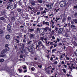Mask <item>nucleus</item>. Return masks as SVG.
I'll use <instances>...</instances> for the list:
<instances>
[{"mask_svg":"<svg viewBox=\"0 0 77 77\" xmlns=\"http://www.w3.org/2000/svg\"><path fill=\"white\" fill-rule=\"evenodd\" d=\"M23 69H26L27 68V67L26 66H23Z\"/></svg>","mask_w":77,"mask_h":77,"instance_id":"49530a36","label":"nucleus"},{"mask_svg":"<svg viewBox=\"0 0 77 77\" xmlns=\"http://www.w3.org/2000/svg\"><path fill=\"white\" fill-rule=\"evenodd\" d=\"M48 29V27H46L44 28H42V30H43V32H47V30Z\"/></svg>","mask_w":77,"mask_h":77,"instance_id":"6e6552de","label":"nucleus"},{"mask_svg":"<svg viewBox=\"0 0 77 77\" xmlns=\"http://www.w3.org/2000/svg\"><path fill=\"white\" fill-rule=\"evenodd\" d=\"M73 20L74 22H75V24H77V19H73Z\"/></svg>","mask_w":77,"mask_h":77,"instance_id":"f3484780","label":"nucleus"},{"mask_svg":"<svg viewBox=\"0 0 77 77\" xmlns=\"http://www.w3.org/2000/svg\"><path fill=\"white\" fill-rule=\"evenodd\" d=\"M58 62L57 61H55L53 63V64L54 65H57V64Z\"/></svg>","mask_w":77,"mask_h":77,"instance_id":"cd10ccee","label":"nucleus"},{"mask_svg":"<svg viewBox=\"0 0 77 77\" xmlns=\"http://www.w3.org/2000/svg\"><path fill=\"white\" fill-rule=\"evenodd\" d=\"M23 42H24V43H26V39H24L23 41Z\"/></svg>","mask_w":77,"mask_h":77,"instance_id":"37998d69","label":"nucleus"},{"mask_svg":"<svg viewBox=\"0 0 77 77\" xmlns=\"http://www.w3.org/2000/svg\"><path fill=\"white\" fill-rule=\"evenodd\" d=\"M21 1V0H16V2L17 3H18Z\"/></svg>","mask_w":77,"mask_h":77,"instance_id":"de8ad7c7","label":"nucleus"},{"mask_svg":"<svg viewBox=\"0 0 77 77\" xmlns=\"http://www.w3.org/2000/svg\"><path fill=\"white\" fill-rule=\"evenodd\" d=\"M40 39L41 41H42L43 42H45L44 41V40L45 41H47V38H44L42 37H40Z\"/></svg>","mask_w":77,"mask_h":77,"instance_id":"423d86ee","label":"nucleus"},{"mask_svg":"<svg viewBox=\"0 0 77 77\" xmlns=\"http://www.w3.org/2000/svg\"><path fill=\"white\" fill-rule=\"evenodd\" d=\"M74 8L75 9H77V6H75L74 7Z\"/></svg>","mask_w":77,"mask_h":77,"instance_id":"603ef678","label":"nucleus"},{"mask_svg":"<svg viewBox=\"0 0 77 77\" xmlns=\"http://www.w3.org/2000/svg\"><path fill=\"white\" fill-rule=\"evenodd\" d=\"M42 32H43L42 30L41 29V30H40L39 32L40 33H42Z\"/></svg>","mask_w":77,"mask_h":77,"instance_id":"13d9d810","label":"nucleus"},{"mask_svg":"<svg viewBox=\"0 0 77 77\" xmlns=\"http://www.w3.org/2000/svg\"><path fill=\"white\" fill-rule=\"evenodd\" d=\"M57 30H58V28H57V27H55V30H56V31L57 32Z\"/></svg>","mask_w":77,"mask_h":77,"instance_id":"e2e57ef3","label":"nucleus"},{"mask_svg":"<svg viewBox=\"0 0 77 77\" xmlns=\"http://www.w3.org/2000/svg\"><path fill=\"white\" fill-rule=\"evenodd\" d=\"M6 70L9 72H11V69H10V68H9L7 69Z\"/></svg>","mask_w":77,"mask_h":77,"instance_id":"dca6fc26","label":"nucleus"},{"mask_svg":"<svg viewBox=\"0 0 77 77\" xmlns=\"http://www.w3.org/2000/svg\"><path fill=\"white\" fill-rule=\"evenodd\" d=\"M38 45H36V46L35 47V49H39V46L40 45H41L42 44V43L41 41H39L38 42Z\"/></svg>","mask_w":77,"mask_h":77,"instance_id":"f03ea898","label":"nucleus"},{"mask_svg":"<svg viewBox=\"0 0 77 77\" xmlns=\"http://www.w3.org/2000/svg\"><path fill=\"white\" fill-rule=\"evenodd\" d=\"M71 28H72V27H73L74 28H75L76 27V26L75 25H71Z\"/></svg>","mask_w":77,"mask_h":77,"instance_id":"b1692460","label":"nucleus"},{"mask_svg":"<svg viewBox=\"0 0 77 77\" xmlns=\"http://www.w3.org/2000/svg\"><path fill=\"white\" fill-rule=\"evenodd\" d=\"M74 53L75 55V56H77V53H76L75 52H74Z\"/></svg>","mask_w":77,"mask_h":77,"instance_id":"bf43d9fd","label":"nucleus"},{"mask_svg":"<svg viewBox=\"0 0 77 77\" xmlns=\"http://www.w3.org/2000/svg\"><path fill=\"white\" fill-rule=\"evenodd\" d=\"M32 41H30L28 42H27V44L29 45H31L32 44Z\"/></svg>","mask_w":77,"mask_h":77,"instance_id":"f8f14e48","label":"nucleus"},{"mask_svg":"<svg viewBox=\"0 0 77 77\" xmlns=\"http://www.w3.org/2000/svg\"><path fill=\"white\" fill-rule=\"evenodd\" d=\"M30 46L31 48L32 47V48H34V47H35V46L33 44H32L31 45H30Z\"/></svg>","mask_w":77,"mask_h":77,"instance_id":"2f4dec72","label":"nucleus"},{"mask_svg":"<svg viewBox=\"0 0 77 77\" xmlns=\"http://www.w3.org/2000/svg\"><path fill=\"white\" fill-rule=\"evenodd\" d=\"M62 71H63V72H64V73H66V70L65 69H63Z\"/></svg>","mask_w":77,"mask_h":77,"instance_id":"c756f323","label":"nucleus"},{"mask_svg":"<svg viewBox=\"0 0 77 77\" xmlns=\"http://www.w3.org/2000/svg\"><path fill=\"white\" fill-rule=\"evenodd\" d=\"M71 23L72 24V25H73V24H74V21L73 20H72L71 21Z\"/></svg>","mask_w":77,"mask_h":77,"instance_id":"a19ab883","label":"nucleus"},{"mask_svg":"<svg viewBox=\"0 0 77 77\" xmlns=\"http://www.w3.org/2000/svg\"><path fill=\"white\" fill-rule=\"evenodd\" d=\"M27 49L29 52H33V48L30 47H28Z\"/></svg>","mask_w":77,"mask_h":77,"instance_id":"39448f33","label":"nucleus"},{"mask_svg":"<svg viewBox=\"0 0 77 77\" xmlns=\"http://www.w3.org/2000/svg\"><path fill=\"white\" fill-rule=\"evenodd\" d=\"M11 19L12 20H13V21H15V18L14 17H12Z\"/></svg>","mask_w":77,"mask_h":77,"instance_id":"79ce46f5","label":"nucleus"},{"mask_svg":"<svg viewBox=\"0 0 77 77\" xmlns=\"http://www.w3.org/2000/svg\"><path fill=\"white\" fill-rule=\"evenodd\" d=\"M46 11L45 10V11L42 12L41 14H45V13H46Z\"/></svg>","mask_w":77,"mask_h":77,"instance_id":"4c0bfd02","label":"nucleus"},{"mask_svg":"<svg viewBox=\"0 0 77 77\" xmlns=\"http://www.w3.org/2000/svg\"><path fill=\"white\" fill-rule=\"evenodd\" d=\"M18 70L20 71L19 72H22V69H18Z\"/></svg>","mask_w":77,"mask_h":77,"instance_id":"864d4df0","label":"nucleus"},{"mask_svg":"<svg viewBox=\"0 0 77 77\" xmlns=\"http://www.w3.org/2000/svg\"><path fill=\"white\" fill-rule=\"evenodd\" d=\"M7 9L9 10V11H10V9H11V7L10 6H8L7 7Z\"/></svg>","mask_w":77,"mask_h":77,"instance_id":"7c9ffc66","label":"nucleus"},{"mask_svg":"<svg viewBox=\"0 0 77 77\" xmlns=\"http://www.w3.org/2000/svg\"><path fill=\"white\" fill-rule=\"evenodd\" d=\"M5 61V60L3 59H1L0 60V62H3Z\"/></svg>","mask_w":77,"mask_h":77,"instance_id":"5701e85b","label":"nucleus"},{"mask_svg":"<svg viewBox=\"0 0 77 77\" xmlns=\"http://www.w3.org/2000/svg\"><path fill=\"white\" fill-rule=\"evenodd\" d=\"M56 51V49H54L52 50V53H55Z\"/></svg>","mask_w":77,"mask_h":77,"instance_id":"4be33fe9","label":"nucleus"},{"mask_svg":"<svg viewBox=\"0 0 77 77\" xmlns=\"http://www.w3.org/2000/svg\"><path fill=\"white\" fill-rule=\"evenodd\" d=\"M67 19L68 20H71V17L70 16H69Z\"/></svg>","mask_w":77,"mask_h":77,"instance_id":"e433bc0d","label":"nucleus"},{"mask_svg":"<svg viewBox=\"0 0 77 77\" xmlns=\"http://www.w3.org/2000/svg\"><path fill=\"white\" fill-rule=\"evenodd\" d=\"M2 30H5V27H2Z\"/></svg>","mask_w":77,"mask_h":77,"instance_id":"3c124183","label":"nucleus"},{"mask_svg":"<svg viewBox=\"0 0 77 77\" xmlns=\"http://www.w3.org/2000/svg\"><path fill=\"white\" fill-rule=\"evenodd\" d=\"M42 47V48H45V46L43 45L42 44L41 45Z\"/></svg>","mask_w":77,"mask_h":77,"instance_id":"72a5a7b5","label":"nucleus"},{"mask_svg":"<svg viewBox=\"0 0 77 77\" xmlns=\"http://www.w3.org/2000/svg\"><path fill=\"white\" fill-rule=\"evenodd\" d=\"M38 67H39V68H42V65H38Z\"/></svg>","mask_w":77,"mask_h":77,"instance_id":"4d7b16f0","label":"nucleus"},{"mask_svg":"<svg viewBox=\"0 0 77 77\" xmlns=\"http://www.w3.org/2000/svg\"><path fill=\"white\" fill-rule=\"evenodd\" d=\"M6 12V11H3L1 12V14H2V15H3V14H5Z\"/></svg>","mask_w":77,"mask_h":77,"instance_id":"6ab92c4d","label":"nucleus"},{"mask_svg":"<svg viewBox=\"0 0 77 77\" xmlns=\"http://www.w3.org/2000/svg\"><path fill=\"white\" fill-rule=\"evenodd\" d=\"M74 16V17H76V16H77V12H75L74 14L73 15Z\"/></svg>","mask_w":77,"mask_h":77,"instance_id":"473e14b6","label":"nucleus"},{"mask_svg":"<svg viewBox=\"0 0 77 77\" xmlns=\"http://www.w3.org/2000/svg\"><path fill=\"white\" fill-rule=\"evenodd\" d=\"M45 24H46V25H48V26H50L49 22H45Z\"/></svg>","mask_w":77,"mask_h":77,"instance_id":"c9c22d12","label":"nucleus"},{"mask_svg":"<svg viewBox=\"0 0 77 77\" xmlns=\"http://www.w3.org/2000/svg\"><path fill=\"white\" fill-rule=\"evenodd\" d=\"M63 66L65 67V68H67V66L65 64L63 65Z\"/></svg>","mask_w":77,"mask_h":77,"instance_id":"09e8293b","label":"nucleus"},{"mask_svg":"<svg viewBox=\"0 0 77 77\" xmlns=\"http://www.w3.org/2000/svg\"><path fill=\"white\" fill-rule=\"evenodd\" d=\"M15 41H16V43H17V44H18V43H20V41L19 40H18V39H15Z\"/></svg>","mask_w":77,"mask_h":77,"instance_id":"393cba45","label":"nucleus"},{"mask_svg":"<svg viewBox=\"0 0 77 77\" xmlns=\"http://www.w3.org/2000/svg\"><path fill=\"white\" fill-rule=\"evenodd\" d=\"M46 6L47 8H49V7H50V4H48L47 5H46Z\"/></svg>","mask_w":77,"mask_h":77,"instance_id":"6e6d98bb","label":"nucleus"},{"mask_svg":"<svg viewBox=\"0 0 77 77\" xmlns=\"http://www.w3.org/2000/svg\"><path fill=\"white\" fill-rule=\"evenodd\" d=\"M65 36H66V38H67V37H68V35L67 34H65Z\"/></svg>","mask_w":77,"mask_h":77,"instance_id":"680f3d73","label":"nucleus"},{"mask_svg":"<svg viewBox=\"0 0 77 77\" xmlns=\"http://www.w3.org/2000/svg\"><path fill=\"white\" fill-rule=\"evenodd\" d=\"M17 11L18 12H21V11H22V9L20 8H17Z\"/></svg>","mask_w":77,"mask_h":77,"instance_id":"aec40b11","label":"nucleus"},{"mask_svg":"<svg viewBox=\"0 0 77 77\" xmlns=\"http://www.w3.org/2000/svg\"><path fill=\"white\" fill-rule=\"evenodd\" d=\"M14 9H15V8H17V4H15L14 5Z\"/></svg>","mask_w":77,"mask_h":77,"instance_id":"5fc2aeb1","label":"nucleus"},{"mask_svg":"<svg viewBox=\"0 0 77 77\" xmlns=\"http://www.w3.org/2000/svg\"><path fill=\"white\" fill-rule=\"evenodd\" d=\"M29 37L30 38H31V39H32L33 38H34V35L32 34H29Z\"/></svg>","mask_w":77,"mask_h":77,"instance_id":"9d476101","label":"nucleus"},{"mask_svg":"<svg viewBox=\"0 0 77 77\" xmlns=\"http://www.w3.org/2000/svg\"><path fill=\"white\" fill-rule=\"evenodd\" d=\"M48 30L49 31V32H51V28H49L48 27Z\"/></svg>","mask_w":77,"mask_h":77,"instance_id":"69168bd1","label":"nucleus"},{"mask_svg":"<svg viewBox=\"0 0 77 77\" xmlns=\"http://www.w3.org/2000/svg\"><path fill=\"white\" fill-rule=\"evenodd\" d=\"M53 4L52 3L49 6V10H50L51 9L53 8Z\"/></svg>","mask_w":77,"mask_h":77,"instance_id":"1a4fd4ad","label":"nucleus"},{"mask_svg":"<svg viewBox=\"0 0 77 77\" xmlns=\"http://www.w3.org/2000/svg\"><path fill=\"white\" fill-rule=\"evenodd\" d=\"M66 18L64 17L63 18L62 20V22L63 23H64V22H65V21H66Z\"/></svg>","mask_w":77,"mask_h":77,"instance_id":"2eb2a0df","label":"nucleus"},{"mask_svg":"<svg viewBox=\"0 0 77 77\" xmlns=\"http://www.w3.org/2000/svg\"><path fill=\"white\" fill-rule=\"evenodd\" d=\"M7 28L8 29H11V25L10 24H8L7 26Z\"/></svg>","mask_w":77,"mask_h":77,"instance_id":"a211bd4d","label":"nucleus"},{"mask_svg":"<svg viewBox=\"0 0 77 77\" xmlns=\"http://www.w3.org/2000/svg\"><path fill=\"white\" fill-rule=\"evenodd\" d=\"M3 33V31L1 29H0V34H2Z\"/></svg>","mask_w":77,"mask_h":77,"instance_id":"58836bf2","label":"nucleus"},{"mask_svg":"<svg viewBox=\"0 0 77 77\" xmlns=\"http://www.w3.org/2000/svg\"><path fill=\"white\" fill-rule=\"evenodd\" d=\"M38 2L41 3H42V1L41 0H38Z\"/></svg>","mask_w":77,"mask_h":77,"instance_id":"a18cd8bd","label":"nucleus"},{"mask_svg":"<svg viewBox=\"0 0 77 77\" xmlns=\"http://www.w3.org/2000/svg\"><path fill=\"white\" fill-rule=\"evenodd\" d=\"M66 5V2H65L62 0L60 2V5L61 7H62L63 6H65Z\"/></svg>","mask_w":77,"mask_h":77,"instance_id":"7ed1b4c3","label":"nucleus"},{"mask_svg":"<svg viewBox=\"0 0 77 77\" xmlns=\"http://www.w3.org/2000/svg\"><path fill=\"white\" fill-rule=\"evenodd\" d=\"M45 34V33H44V32H43L42 33L40 34V36H42L43 37H44V35Z\"/></svg>","mask_w":77,"mask_h":77,"instance_id":"4468645a","label":"nucleus"},{"mask_svg":"<svg viewBox=\"0 0 77 77\" xmlns=\"http://www.w3.org/2000/svg\"><path fill=\"white\" fill-rule=\"evenodd\" d=\"M8 46H9V45H8V44H6L5 45V48H7L9 47H8Z\"/></svg>","mask_w":77,"mask_h":77,"instance_id":"ea45409f","label":"nucleus"},{"mask_svg":"<svg viewBox=\"0 0 77 77\" xmlns=\"http://www.w3.org/2000/svg\"><path fill=\"white\" fill-rule=\"evenodd\" d=\"M29 31V32H33L34 31V29H31L29 28L28 29Z\"/></svg>","mask_w":77,"mask_h":77,"instance_id":"ddd939ff","label":"nucleus"},{"mask_svg":"<svg viewBox=\"0 0 77 77\" xmlns=\"http://www.w3.org/2000/svg\"><path fill=\"white\" fill-rule=\"evenodd\" d=\"M40 10L41 11H42V10H43V9H44V8L42 7H41L40 8Z\"/></svg>","mask_w":77,"mask_h":77,"instance_id":"052dcab7","label":"nucleus"},{"mask_svg":"<svg viewBox=\"0 0 77 77\" xmlns=\"http://www.w3.org/2000/svg\"><path fill=\"white\" fill-rule=\"evenodd\" d=\"M24 52H26V50L25 49H23L21 50V53H24Z\"/></svg>","mask_w":77,"mask_h":77,"instance_id":"bb28decb","label":"nucleus"},{"mask_svg":"<svg viewBox=\"0 0 77 77\" xmlns=\"http://www.w3.org/2000/svg\"><path fill=\"white\" fill-rule=\"evenodd\" d=\"M37 32H39V31H40V30H39V28H38L37 29Z\"/></svg>","mask_w":77,"mask_h":77,"instance_id":"c03bdc74","label":"nucleus"},{"mask_svg":"<svg viewBox=\"0 0 77 77\" xmlns=\"http://www.w3.org/2000/svg\"><path fill=\"white\" fill-rule=\"evenodd\" d=\"M9 48H5V49H4L2 51H1V57H6V55L5 54V53H6L7 51H9Z\"/></svg>","mask_w":77,"mask_h":77,"instance_id":"f257e3e1","label":"nucleus"},{"mask_svg":"<svg viewBox=\"0 0 77 77\" xmlns=\"http://www.w3.org/2000/svg\"><path fill=\"white\" fill-rule=\"evenodd\" d=\"M63 31V28H60L58 30V33L59 34H62Z\"/></svg>","mask_w":77,"mask_h":77,"instance_id":"20e7f679","label":"nucleus"},{"mask_svg":"<svg viewBox=\"0 0 77 77\" xmlns=\"http://www.w3.org/2000/svg\"><path fill=\"white\" fill-rule=\"evenodd\" d=\"M35 3H36V1L32 0L31 2V5L32 6H35Z\"/></svg>","mask_w":77,"mask_h":77,"instance_id":"0eeeda50","label":"nucleus"},{"mask_svg":"<svg viewBox=\"0 0 77 77\" xmlns=\"http://www.w3.org/2000/svg\"><path fill=\"white\" fill-rule=\"evenodd\" d=\"M40 13H41V12L39 11V12H37V15H40Z\"/></svg>","mask_w":77,"mask_h":77,"instance_id":"338daca9","label":"nucleus"},{"mask_svg":"<svg viewBox=\"0 0 77 77\" xmlns=\"http://www.w3.org/2000/svg\"><path fill=\"white\" fill-rule=\"evenodd\" d=\"M50 45H54V44H53V42H51L50 43Z\"/></svg>","mask_w":77,"mask_h":77,"instance_id":"f704fd0d","label":"nucleus"},{"mask_svg":"<svg viewBox=\"0 0 77 77\" xmlns=\"http://www.w3.org/2000/svg\"><path fill=\"white\" fill-rule=\"evenodd\" d=\"M53 60V58L52 57H51L50 58V60H51V61H52Z\"/></svg>","mask_w":77,"mask_h":77,"instance_id":"774afa93","label":"nucleus"},{"mask_svg":"<svg viewBox=\"0 0 77 77\" xmlns=\"http://www.w3.org/2000/svg\"><path fill=\"white\" fill-rule=\"evenodd\" d=\"M10 35H8L6 36L5 38L6 39H9V38H10Z\"/></svg>","mask_w":77,"mask_h":77,"instance_id":"9b49d317","label":"nucleus"},{"mask_svg":"<svg viewBox=\"0 0 77 77\" xmlns=\"http://www.w3.org/2000/svg\"><path fill=\"white\" fill-rule=\"evenodd\" d=\"M10 9H11V10H12V9H14V6H13L12 5H11Z\"/></svg>","mask_w":77,"mask_h":77,"instance_id":"c85d7f7f","label":"nucleus"},{"mask_svg":"<svg viewBox=\"0 0 77 77\" xmlns=\"http://www.w3.org/2000/svg\"><path fill=\"white\" fill-rule=\"evenodd\" d=\"M0 20H5V18L3 17H0Z\"/></svg>","mask_w":77,"mask_h":77,"instance_id":"a878e982","label":"nucleus"},{"mask_svg":"<svg viewBox=\"0 0 77 77\" xmlns=\"http://www.w3.org/2000/svg\"><path fill=\"white\" fill-rule=\"evenodd\" d=\"M35 68H34V67H32V68H31V70L32 71H34L35 70Z\"/></svg>","mask_w":77,"mask_h":77,"instance_id":"8fccbe9b","label":"nucleus"},{"mask_svg":"<svg viewBox=\"0 0 77 77\" xmlns=\"http://www.w3.org/2000/svg\"><path fill=\"white\" fill-rule=\"evenodd\" d=\"M52 39H55V37H54V35H53L52 37Z\"/></svg>","mask_w":77,"mask_h":77,"instance_id":"0e129e2a","label":"nucleus"},{"mask_svg":"<svg viewBox=\"0 0 77 77\" xmlns=\"http://www.w3.org/2000/svg\"><path fill=\"white\" fill-rule=\"evenodd\" d=\"M28 8H29V9H30L31 11H33L34 13H36V12H35V11L32 10V8L30 7V6L28 7Z\"/></svg>","mask_w":77,"mask_h":77,"instance_id":"412c9836","label":"nucleus"}]
</instances>
